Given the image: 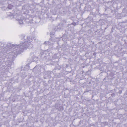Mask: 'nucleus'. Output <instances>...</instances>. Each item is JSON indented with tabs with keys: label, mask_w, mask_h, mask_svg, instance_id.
<instances>
[{
	"label": "nucleus",
	"mask_w": 127,
	"mask_h": 127,
	"mask_svg": "<svg viewBox=\"0 0 127 127\" xmlns=\"http://www.w3.org/2000/svg\"><path fill=\"white\" fill-rule=\"evenodd\" d=\"M29 37L31 38L32 39V41L33 40L34 41H35L36 39V37L35 36H33L32 37Z\"/></svg>",
	"instance_id": "nucleus-6"
},
{
	"label": "nucleus",
	"mask_w": 127,
	"mask_h": 127,
	"mask_svg": "<svg viewBox=\"0 0 127 127\" xmlns=\"http://www.w3.org/2000/svg\"><path fill=\"white\" fill-rule=\"evenodd\" d=\"M17 20L19 21V23L20 24H23V20L22 19H17Z\"/></svg>",
	"instance_id": "nucleus-5"
},
{
	"label": "nucleus",
	"mask_w": 127,
	"mask_h": 127,
	"mask_svg": "<svg viewBox=\"0 0 127 127\" xmlns=\"http://www.w3.org/2000/svg\"><path fill=\"white\" fill-rule=\"evenodd\" d=\"M114 95V94H112V96H113Z\"/></svg>",
	"instance_id": "nucleus-9"
},
{
	"label": "nucleus",
	"mask_w": 127,
	"mask_h": 127,
	"mask_svg": "<svg viewBox=\"0 0 127 127\" xmlns=\"http://www.w3.org/2000/svg\"><path fill=\"white\" fill-rule=\"evenodd\" d=\"M44 44L45 45H52V44L49 41H45L44 43Z\"/></svg>",
	"instance_id": "nucleus-4"
},
{
	"label": "nucleus",
	"mask_w": 127,
	"mask_h": 127,
	"mask_svg": "<svg viewBox=\"0 0 127 127\" xmlns=\"http://www.w3.org/2000/svg\"><path fill=\"white\" fill-rule=\"evenodd\" d=\"M72 24L74 26H76V23H75V22H73V23Z\"/></svg>",
	"instance_id": "nucleus-8"
},
{
	"label": "nucleus",
	"mask_w": 127,
	"mask_h": 127,
	"mask_svg": "<svg viewBox=\"0 0 127 127\" xmlns=\"http://www.w3.org/2000/svg\"><path fill=\"white\" fill-rule=\"evenodd\" d=\"M29 15H27V16L26 19L25 20L26 22H30L29 19V18H31V17H29Z\"/></svg>",
	"instance_id": "nucleus-3"
},
{
	"label": "nucleus",
	"mask_w": 127,
	"mask_h": 127,
	"mask_svg": "<svg viewBox=\"0 0 127 127\" xmlns=\"http://www.w3.org/2000/svg\"><path fill=\"white\" fill-rule=\"evenodd\" d=\"M32 42V41L30 42L29 44L27 43V44H28V47H27V48H31L33 47V45L31 43V42Z\"/></svg>",
	"instance_id": "nucleus-2"
},
{
	"label": "nucleus",
	"mask_w": 127,
	"mask_h": 127,
	"mask_svg": "<svg viewBox=\"0 0 127 127\" xmlns=\"http://www.w3.org/2000/svg\"><path fill=\"white\" fill-rule=\"evenodd\" d=\"M13 6L12 5H11V4H9L8 6V8L10 9H12V8L13 7Z\"/></svg>",
	"instance_id": "nucleus-7"
},
{
	"label": "nucleus",
	"mask_w": 127,
	"mask_h": 127,
	"mask_svg": "<svg viewBox=\"0 0 127 127\" xmlns=\"http://www.w3.org/2000/svg\"><path fill=\"white\" fill-rule=\"evenodd\" d=\"M24 38H22L21 40V43L18 45H14L10 43H8L7 45L10 48H11L13 51L9 53V55H10V58L13 59L16 57L18 53L23 51L24 49H26L28 47L27 43L29 44L30 42L32 41V39L30 37L27 36L24 37Z\"/></svg>",
	"instance_id": "nucleus-1"
}]
</instances>
